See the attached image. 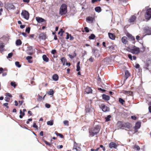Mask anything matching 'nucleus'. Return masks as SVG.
Returning a JSON list of instances; mask_svg holds the SVG:
<instances>
[{"mask_svg": "<svg viewBox=\"0 0 151 151\" xmlns=\"http://www.w3.org/2000/svg\"><path fill=\"white\" fill-rule=\"evenodd\" d=\"M39 38L42 40H45L46 39V35L44 33H41L39 36Z\"/></svg>", "mask_w": 151, "mask_h": 151, "instance_id": "4468645a", "label": "nucleus"}, {"mask_svg": "<svg viewBox=\"0 0 151 151\" xmlns=\"http://www.w3.org/2000/svg\"><path fill=\"white\" fill-rule=\"evenodd\" d=\"M13 55V53H10L8 54V56L7 57V58H10Z\"/></svg>", "mask_w": 151, "mask_h": 151, "instance_id": "c03bdc74", "label": "nucleus"}, {"mask_svg": "<svg viewBox=\"0 0 151 151\" xmlns=\"http://www.w3.org/2000/svg\"><path fill=\"white\" fill-rule=\"evenodd\" d=\"M63 123L64 124L68 126L69 125L68 124V121H64L63 122Z\"/></svg>", "mask_w": 151, "mask_h": 151, "instance_id": "a18cd8bd", "label": "nucleus"}, {"mask_svg": "<svg viewBox=\"0 0 151 151\" xmlns=\"http://www.w3.org/2000/svg\"><path fill=\"white\" fill-rule=\"evenodd\" d=\"M4 45L3 43L0 44V51L2 52L4 50Z\"/></svg>", "mask_w": 151, "mask_h": 151, "instance_id": "393cba45", "label": "nucleus"}, {"mask_svg": "<svg viewBox=\"0 0 151 151\" xmlns=\"http://www.w3.org/2000/svg\"><path fill=\"white\" fill-rule=\"evenodd\" d=\"M54 121L53 120H51L50 121H48L47 122V124L48 125L50 126H52L53 124Z\"/></svg>", "mask_w": 151, "mask_h": 151, "instance_id": "c756f323", "label": "nucleus"}, {"mask_svg": "<svg viewBox=\"0 0 151 151\" xmlns=\"http://www.w3.org/2000/svg\"><path fill=\"white\" fill-rule=\"evenodd\" d=\"M61 61L63 65H65V63L66 61V60L64 58H62L61 59Z\"/></svg>", "mask_w": 151, "mask_h": 151, "instance_id": "72a5a7b5", "label": "nucleus"}, {"mask_svg": "<svg viewBox=\"0 0 151 151\" xmlns=\"http://www.w3.org/2000/svg\"><path fill=\"white\" fill-rule=\"evenodd\" d=\"M55 134L57 135L60 136L61 138H63V136L61 134L58 133V132H56Z\"/></svg>", "mask_w": 151, "mask_h": 151, "instance_id": "37998d69", "label": "nucleus"}, {"mask_svg": "<svg viewBox=\"0 0 151 151\" xmlns=\"http://www.w3.org/2000/svg\"><path fill=\"white\" fill-rule=\"evenodd\" d=\"M95 10L98 12H100L101 11V8L99 6H98L95 8Z\"/></svg>", "mask_w": 151, "mask_h": 151, "instance_id": "bb28decb", "label": "nucleus"}, {"mask_svg": "<svg viewBox=\"0 0 151 151\" xmlns=\"http://www.w3.org/2000/svg\"><path fill=\"white\" fill-rule=\"evenodd\" d=\"M15 64L19 68H20L21 66V65L19 64V62H18L17 61L15 62Z\"/></svg>", "mask_w": 151, "mask_h": 151, "instance_id": "a19ab883", "label": "nucleus"}, {"mask_svg": "<svg viewBox=\"0 0 151 151\" xmlns=\"http://www.w3.org/2000/svg\"><path fill=\"white\" fill-rule=\"evenodd\" d=\"M32 51V47H28L27 53L28 54L30 55H32L33 54Z\"/></svg>", "mask_w": 151, "mask_h": 151, "instance_id": "1a4fd4ad", "label": "nucleus"}, {"mask_svg": "<svg viewBox=\"0 0 151 151\" xmlns=\"http://www.w3.org/2000/svg\"><path fill=\"white\" fill-rule=\"evenodd\" d=\"M117 125L119 126V128L122 129H125L128 130L130 127L131 125L128 123H126L122 125L120 122H118L117 123Z\"/></svg>", "mask_w": 151, "mask_h": 151, "instance_id": "f03ea898", "label": "nucleus"}, {"mask_svg": "<svg viewBox=\"0 0 151 151\" xmlns=\"http://www.w3.org/2000/svg\"><path fill=\"white\" fill-rule=\"evenodd\" d=\"M119 101L122 104H123L124 101L122 99L119 98Z\"/></svg>", "mask_w": 151, "mask_h": 151, "instance_id": "58836bf2", "label": "nucleus"}, {"mask_svg": "<svg viewBox=\"0 0 151 151\" xmlns=\"http://www.w3.org/2000/svg\"><path fill=\"white\" fill-rule=\"evenodd\" d=\"M128 57L129 59H131V60H132V57L131 55L129 54L128 55Z\"/></svg>", "mask_w": 151, "mask_h": 151, "instance_id": "052dcab7", "label": "nucleus"}, {"mask_svg": "<svg viewBox=\"0 0 151 151\" xmlns=\"http://www.w3.org/2000/svg\"><path fill=\"white\" fill-rule=\"evenodd\" d=\"M45 107L47 108H49L50 107V104H45Z\"/></svg>", "mask_w": 151, "mask_h": 151, "instance_id": "09e8293b", "label": "nucleus"}, {"mask_svg": "<svg viewBox=\"0 0 151 151\" xmlns=\"http://www.w3.org/2000/svg\"><path fill=\"white\" fill-rule=\"evenodd\" d=\"M145 17L147 20H149L151 18V9H147L145 15Z\"/></svg>", "mask_w": 151, "mask_h": 151, "instance_id": "20e7f679", "label": "nucleus"}, {"mask_svg": "<svg viewBox=\"0 0 151 151\" xmlns=\"http://www.w3.org/2000/svg\"><path fill=\"white\" fill-rule=\"evenodd\" d=\"M108 35L110 39L113 40L115 39V36L113 34L109 33Z\"/></svg>", "mask_w": 151, "mask_h": 151, "instance_id": "412c9836", "label": "nucleus"}, {"mask_svg": "<svg viewBox=\"0 0 151 151\" xmlns=\"http://www.w3.org/2000/svg\"><path fill=\"white\" fill-rule=\"evenodd\" d=\"M52 78L53 80L56 81L58 80V75L55 74L53 75Z\"/></svg>", "mask_w": 151, "mask_h": 151, "instance_id": "dca6fc26", "label": "nucleus"}, {"mask_svg": "<svg viewBox=\"0 0 151 151\" xmlns=\"http://www.w3.org/2000/svg\"><path fill=\"white\" fill-rule=\"evenodd\" d=\"M111 115H108L107 117H106L105 119L106 122H108L110 120V119L111 118Z\"/></svg>", "mask_w": 151, "mask_h": 151, "instance_id": "e433bc0d", "label": "nucleus"}, {"mask_svg": "<svg viewBox=\"0 0 151 151\" xmlns=\"http://www.w3.org/2000/svg\"><path fill=\"white\" fill-rule=\"evenodd\" d=\"M145 32L148 35L151 34V28L147 27L145 29Z\"/></svg>", "mask_w": 151, "mask_h": 151, "instance_id": "2eb2a0df", "label": "nucleus"}, {"mask_svg": "<svg viewBox=\"0 0 151 151\" xmlns=\"http://www.w3.org/2000/svg\"><path fill=\"white\" fill-rule=\"evenodd\" d=\"M22 41L19 39L17 40L16 42V44L17 45H20L22 44Z\"/></svg>", "mask_w": 151, "mask_h": 151, "instance_id": "a878e982", "label": "nucleus"}, {"mask_svg": "<svg viewBox=\"0 0 151 151\" xmlns=\"http://www.w3.org/2000/svg\"><path fill=\"white\" fill-rule=\"evenodd\" d=\"M20 115L19 117L20 118L22 119L23 118V116L24 115L25 113L24 112H23L21 110H20Z\"/></svg>", "mask_w": 151, "mask_h": 151, "instance_id": "5701e85b", "label": "nucleus"}, {"mask_svg": "<svg viewBox=\"0 0 151 151\" xmlns=\"http://www.w3.org/2000/svg\"><path fill=\"white\" fill-rule=\"evenodd\" d=\"M36 20L39 23L45 21V20L44 19L40 17H36Z\"/></svg>", "mask_w": 151, "mask_h": 151, "instance_id": "f8f14e48", "label": "nucleus"}, {"mask_svg": "<svg viewBox=\"0 0 151 151\" xmlns=\"http://www.w3.org/2000/svg\"><path fill=\"white\" fill-rule=\"evenodd\" d=\"M58 34L60 35V36H62L63 35V33L60 32V31L58 32Z\"/></svg>", "mask_w": 151, "mask_h": 151, "instance_id": "680f3d73", "label": "nucleus"}, {"mask_svg": "<svg viewBox=\"0 0 151 151\" xmlns=\"http://www.w3.org/2000/svg\"><path fill=\"white\" fill-rule=\"evenodd\" d=\"M73 149L76 150L77 151H81V149L80 147L76 143H74Z\"/></svg>", "mask_w": 151, "mask_h": 151, "instance_id": "9d476101", "label": "nucleus"}, {"mask_svg": "<svg viewBox=\"0 0 151 151\" xmlns=\"http://www.w3.org/2000/svg\"><path fill=\"white\" fill-rule=\"evenodd\" d=\"M92 92V90L89 87H87L85 89V92L86 93L88 94L91 93Z\"/></svg>", "mask_w": 151, "mask_h": 151, "instance_id": "9b49d317", "label": "nucleus"}, {"mask_svg": "<svg viewBox=\"0 0 151 151\" xmlns=\"http://www.w3.org/2000/svg\"><path fill=\"white\" fill-rule=\"evenodd\" d=\"M80 62H78L77 64V69H76V71H78L80 70Z\"/></svg>", "mask_w": 151, "mask_h": 151, "instance_id": "7c9ffc66", "label": "nucleus"}, {"mask_svg": "<svg viewBox=\"0 0 151 151\" xmlns=\"http://www.w3.org/2000/svg\"><path fill=\"white\" fill-rule=\"evenodd\" d=\"M21 14L24 19L27 20L28 19L29 17V14L28 12L25 10L23 11Z\"/></svg>", "mask_w": 151, "mask_h": 151, "instance_id": "39448f33", "label": "nucleus"}, {"mask_svg": "<svg viewBox=\"0 0 151 151\" xmlns=\"http://www.w3.org/2000/svg\"><path fill=\"white\" fill-rule=\"evenodd\" d=\"M10 100V98L7 97L6 96L5 98V100L6 102H9V101Z\"/></svg>", "mask_w": 151, "mask_h": 151, "instance_id": "864d4df0", "label": "nucleus"}, {"mask_svg": "<svg viewBox=\"0 0 151 151\" xmlns=\"http://www.w3.org/2000/svg\"><path fill=\"white\" fill-rule=\"evenodd\" d=\"M32 120V119H28V120L27 121L26 123L27 124H28L29 123V121H31Z\"/></svg>", "mask_w": 151, "mask_h": 151, "instance_id": "4d7b16f0", "label": "nucleus"}, {"mask_svg": "<svg viewBox=\"0 0 151 151\" xmlns=\"http://www.w3.org/2000/svg\"><path fill=\"white\" fill-rule=\"evenodd\" d=\"M123 92L124 93L129 95H131L132 93V92L131 91H124Z\"/></svg>", "mask_w": 151, "mask_h": 151, "instance_id": "473e14b6", "label": "nucleus"}, {"mask_svg": "<svg viewBox=\"0 0 151 151\" xmlns=\"http://www.w3.org/2000/svg\"><path fill=\"white\" fill-rule=\"evenodd\" d=\"M125 77L126 79H127L129 76L130 75V73L129 72L128 70H126L125 72Z\"/></svg>", "mask_w": 151, "mask_h": 151, "instance_id": "cd10ccee", "label": "nucleus"}, {"mask_svg": "<svg viewBox=\"0 0 151 151\" xmlns=\"http://www.w3.org/2000/svg\"><path fill=\"white\" fill-rule=\"evenodd\" d=\"M84 29L85 31L87 32H89V30L87 27H85L84 28Z\"/></svg>", "mask_w": 151, "mask_h": 151, "instance_id": "3c124183", "label": "nucleus"}, {"mask_svg": "<svg viewBox=\"0 0 151 151\" xmlns=\"http://www.w3.org/2000/svg\"><path fill=\"white\" fill-rule=\"evenodd\" d=\"M94 18L92 17H88L86 18V20L87 21H88L89 22H92Z\"/></svg>", "mask_w": 151, "mask_h": 151, "instance_id": "4be33fe9", "label": "nucleus"}, {"mask_svg": "<svg viewBox=\"0 0 151 151\" xmlns=\"http://www.w3.org/2000/svg\"><path fill=\"white\" fill-rule=\"evenodd\" d=\"M97 52H96V51H95L94 52L95 53V55L96 57H99V54H98L97 53Z\"/></svg>", "mask_w": 151, "mask_h": 151, "instance_id": "6e6d98bb", "label": "nucleus"}, {"mask_svg": "<svg viewBox=\"0 0 151 151\" xmlns=\"http://www.w3.org/2000/svg\"><path fill=\"white\" fill-rule=\"evenodd\" d=\"M25 25H21L20 26V27L21 29H23L25 27Z\"/></svg>", "mask_w": 151, "mask_h": 151, "instance_id": "69168bd1", "label": "nucleus"}, {"mask_svg": "<svg viewBox=\"0 0 151 151\" xmlns=\"http://www.w3.org/2000/svg\"><path fill=\"white\" fill-rule=\"evenodd\" d=\"M30 31V28L29 27L27 28L25 30L26 32L29 33Z\"/></svg>", "mask_w": 151, "mask_h": 151, "instance_id": "49530a36", "label": "nucleus"}, {"mask_svg": "<svg viewBox=\"0 0 151 151\" xmlns=\"http://www.w3.org/2000/svg\"><path fill=\"white\" fill-rule=\"evenodd\" d=\"M33 127H34L36 128L37 129V128H38V126L36 125V124L35 123H34L33 126Z\"/></svg>", "mask_w": 151, "mask_h": 151, "instance_id": "8fccbe9b", "label": "nucleus"}, {"mask_svg": "<svg viewBox=\"0 0 151 151\" xmlns=\"http://www.w3.org/2000/svg\"><path fill=\"white\" fill-rule=\"evenodd\" d=\"M8 104L7 103H5L3 104V105L6 106L7 108H9V106H8Z\"/></svg>", "mask_w": 151, "mask_h": 151, "instance_id": "5fc2aeb1", "label": "nucleus"}, {"mask_svg": "<svg viewBox=\"0 0 151 151\" xmlns=\"http://www.w3.org/2000/svg\"><path fill=\"white\" fill-rule=\"evenodd\" d=\"M66 33L67 34L66 39H68L69 38H70V40H72L74 39L73 37L71 35H69L68 33Z\"/></svg>", "mask_w": 151, "mask_h": 151, "instance_id": "a211bd4d", "label": "nucleus"}, {"mask_svg": "<svg viewBox=\"0 0 151 151\" xmlns=\"http://www.w3.org/2000/svg\"><path fill=\"white\" fill-rule=\"evenodd\" d=\"M100 147L103 148V150L105 151V147H104L102 145H100Z\"/></svg>", "mask_w": 151, "mask_h": 151, "instance_id": "0e129e2a", "label": "nucleus"}, {"mask_svg": "<svg viewBox=\"0 0 151 151\" xmlns=\"http://www.w3.org/2000/svg\"><path fill=\"white\" fill-rule=\"evenodd\" d=\"M51 53L53 54H55L56 53V50H53L51 51Z\"/></svg>", "mask_w": 151, "mask_h": 151, "instance_id": "603ef678", "label": "nucleus"}, {"mask_svg": "<svg viewBox=\"0 0 151 151\" xmlns=\"http://www.w3.org/2000/svg\"><path fill=\"white\" fill-rule=\"evenodd\" d=\"M47 93L50 95H52L54 93V91L52 89H50V91L47 92Z\"/></svg>", "mask_w": 151, "mask_h": 151, "instance_id": "c9c22d12", "label": "nucleus"}, {"mask_svg": "<svg viewBox=\"0 0 151 151\" xmlns=\"http://www.w3.org/2000/svg\"><path fill=\"white\" fill-rule=\"evenodd\" d=\"M136 19V17L135 16H133L130 18L129 20V22H133Z\"/></svg>", "mask_w": 151, "mask_h": 151, "instance_id": "6ab92c4d", "label": "nucleus"}, {"mask_svg": "<svg viewBox=\"0 0 151 151\" xmlns=\"http://www.w3.org/2000/svg\"><path fill=\"white\" fill-rule=\"evenodd\" d=\"M93 58L92 57L90 58L89 59V60L91 62H93Z\"/></svg>", "mask_w": 151, "mask_h": 151, "instance_id": "e2e57ef3", "label": "nucleus"}, {"mask_svg": "<svg viewBox=\"0 0 151 151\" xmlns=\"http://www.w3.org/2000/svg\"><path fill=\"white\" fill-rule=\"evenodd\" d=\"M131 117L132 119L134 120H136L137 119L136 117L135 116H132Z\"/></svg>", "mask_w": 151, "mask_h": 151, "instance_id": "bf43d9fd", "label": "nucleus"}, {"mask_svg": "<svg viewBox=\"0 0 151 151\" xmlns=\"http://www.w3.org/2000/svg\"><path fill=\"white\" fill-rule=\"evenodd\" d=\"M32 58V57L31 56H27L26 58V59L28 60V62L29 63H32V61L30 60Z\"/></svg>", "mask_w": 151, "mask_h": 151, "instance_id": "f704fd0d", "label": "nucleus"}, {"mask_svg": "<svg viewBox=\"0 0 151 151\" xmlns=\"http://www.w3.org/2000/svg\"><path fill=\"white\" fill-rule=\"evenodd\" d=\"M101 108L102 111L104 112L108 111L109 110V109L105 105L102 104L101 105Z\"/></svg>", "mask_w": 151, "mask_h": 151, "instance_id": "6e6552de", "label": "nucleus"}, {"mask_svg": "<svg viewBox=\"0 0 151 151\" xmlns=\"http://www.w3.org/2000/svg\"><path fill=\"white\" fill-rule=\"evenodd\" d=\"M102 98L104 100L107 101L109 100L110 99L109 96L104 94L103 95Z\"/></svg>", "mask_w": 151, "mask_h": 151, "instance_id": "f3484780", "label": "nucleus"}, {"mask_svg": "<svg viewBox=\"0 0 151 151\" xmlns=\"http://www.w3.org/2000/svg\"><path fill=\"white\" fill-rule=\"evenodd\" d=\"M67 12V6L65 4H63L60 6L59 13L61 15H63L65 14Z\"/></svg>", "mask_w": 151, "mask_h": 151, "instance_id": "7ed1b4c3", "label": "nucleus"}, {"mask_svg": "<svg viewBox=\"0 0 151 151\" xmlns=\"http://www.w3.org/2000/svg\"><path fill=\"white\" fill-rule=\"evenodd\" d=\"M130 51L133 54H137L140 52L139 49L138 47H134L133 48L130 50Z\"/></svg>", "mask_w": 151, "mask_h": 151, "instance_id": "423d86ee", "label": "nucleus"}, {"mask_svg": "<svg viewBox=\"0 0 151 151\" xmlns=\"http://www.w3.org/2000/svg\"><path fill=\"white\" fill-rule=\"evenodd\" d=\"M134 66L136 68H138L139 67V65L138 64H136Z\"/></svg>", "mask_w": 151, "mask_h": 151, "instance_id": "13d9d810", "label": "nucleus"}, {"mask_svg": "<svg viewBox=\"0 0 151 151\" xmlns=\"http://www.w3.org/2000/svg\"><path fill=\"white\" fill-rule=\"evenodd\" d=\"M43 60L45 62H48V58L45 55H44L42 56Z\"/></svg>", "mask_w": 151, "mask_h": 151, "instance_id": "c85d7f7f", "label": "nucleus"}, {"mask_svg": "<svg viewBox=\"0 0 151 151\" xmlns=\"http://www.w3.org/2000/svg\"><path fill=\"white\" fill-rule=\"evenodd\" d=\"M68 56L70 58H74V57H75L76 56V55H72L70 54H68Z\"/></svg>", "mask_w": 151, "mask_h": 151, "instance_id": "de8ad7c7", "label": "nucleus"}, {"mask_svg": "<svg viewBox=\"0 0 151 151\" xmlns=\"http://www.w3.org/2000/svg\"><path fill=\"white\" fill-rule=\"evenodd\" d=\"M141 126V123L140 122H138L136 123L135 126V129H139Z\"/></svg>", "mask_w": 151, "mask_h": 151, "instance_id": "aec40b11", "label": "nucleus"}, {"mask_svg": "<svg viewBox=\"0 0 151 151\" xmlns=\"http://www.w3.org/2000/svg\"><path fill=\"white\" fill-rule=\"evenodd\" d=\"M6 96L7 97V96H8L9 97H10V98H12V95H11V94H10V93H6Z\"/></svg>", "mask_w": 151, "mask_h": 151, "instance_id": "79ce46f5", "label": "nucleus"}, {"mask_svg": "<svg viewBox=\"0 0 151 151\" xmlns=\"http://www.w3.org/2000/svg\"><path fill=\"white\" fill-rule=\"evenodd\" d=\"M139 37H140L139 36L137 35V36H136V39L137 40H139Z\"/></svg>", "mask_w": 151, "mask_h": 151, "instance_id": "774afa93", "label": "nucleus"}, {"mask_svg": "<svg viewBox=\"0 0 151 151\" xmlns=\"http://www.w3.org/2000/svg\"><path fill=\"white\" fill-rule=\"evenodd\" d=\"M127 37H129L130 39H131L132 40H133L134 41L135 40V38H134L133 37L132 35L131 34H129V33H127Z\"/></svg>", "mask_w": 151, "mask_h": 151, "instance_id": "b1692460", "label": "nucleus"}, {"mask_svg": "<svg viewBox=\"0 0 151 151\" xmlns=\"http://www.w3.org/2000/svg\"><path fill=\"white\" fill-rule=\"evenodd\" d=\"M122 42L124 44H126L127 42V38L126 37L124 36L122 38Z\"/></svg>", "mask_w": 151, "mask_h": 151, "instance_id": "ddd939ff", "label": "nucleus"}, {"mask_svg": "<svg viewBox=\"0 0 151 151\" xmlns=\"http://www.w3.org/2000/svg\"><path fill=\"white\" fill-rule=\"evenodd\" d=\"M133 148L134 149H136L137 151L139 150L140 149L139 147L138 146L136 145L133 146Z\"/></svg>", "mask_w": 151, "mask_h": 151, "instance_id": "2f4dec72", "label": "nucleus"}, {"mask_svg": "<svg viewBox=\"0 0 151 151\" xmlns=\"http://www.w3.org/2000/svg\"><path fill=\"white\" fill-rule=\"evenodd\" d=\"M95 37V35L93 34H92L90 36H89V38L90 39H93Z\"/></svg>", "mask_w": 151, "mask_h": 151, "instance_id": "4c0bfd02", "label": "nucleus"}, {"mask_svg": "<svg viewBox=\"0 0 151 151\" xmlns=\"http://www.w3.org/2000/svg\"><path fill=\"white\" fill-rule=\"evenodd\" d=\"M11 85L12 86H13L14 88H15L16 86V84L15 82H12L11 83Z\"/></svg>", "mask_w": 151, "mask_h": 151, "instance_id": "ea45409f", "label": "nucleus"}, {"mask_svg": "<svg viewBox=\"0 0 151 151\" xmlns=\"http://www.w3.org/2000/svg\"><path fill=\"white\" fill-rule=\"evenodd\" d=\"M117 146L116 143L113 142H110L109 144V147L111 149L113 148L116 149Z\"/></svg>", "mask_w": 151, "mask_h": 151, "instance_id": "0eeeda50", "label": "nucleus"}, {"mask_svg": "<svg viewBox=\"0 0 151 151\" xmlns=\"http://www.w3.org/2000/svg\"><path fill=\"white\" fill-rule=\"evenodd\" d=\"M45 143L47 144V145H50V143H49V142H47V141H44Z\"/></svg>", "mask_w": 151, "mask_h": 151, "instance_id": "338daca9", "label": "nucleus"}, {"mask_svg": "<svg viewBox=\"0 0 151 151\" xmlns=\"http://www.w3.org/2000/svg\"><path fill=\"white\" fill-rule=\"evenodd\" d=\"M100 127L98 125H97L94 127L90 129H89V136L93 137L96 134L100 131Z\"/></svg>", "mask_w": 151, "mask_h": 151, "instance_id": "f257e3e1", "label": "nucleus"}]
</instances>
